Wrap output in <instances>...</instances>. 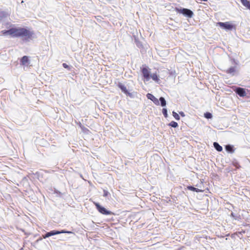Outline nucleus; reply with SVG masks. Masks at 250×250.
Returning <instances> with one entry per match:
<instances>
[{
    "mask_svg": "<svg viewBox=\"0 0 250 250\" xmlns=\"http://www.w3.org/2000/svg\"><path fill=\"white\" fill-rule=\"evenodd\" d=\"M3 35H9L12 38H21L23 40L28 41L33 38L34 33L27 27H14L9 30L1 31Z\"/></svg>",
    "mask_w": 250,
    "mask_h": 250,
    "instance_id": "obj_1",
    "label": "nucleus"
},
{
    "mask_svg": "<svg viewBox=\"0 0 250 250\" xmlns=\"http://www.w3.org/2000/svg\"><path fill=\"white\" fill-rule=\"evenodd\" d=\"M94 204L95 205L97 209L101 213L104 215L114 214L113 212L111 211H108L104 208L102 207L98 203L94 202Z\"/></svg>",
    "mask_w": 250,
    "mask_h": 250,
    "instance_id": "obj_2",
    "label": "nucleus"
},
{
    "mask_svg": "<svg viewBox=\"0 0 250 250\" xmlns=\"http://www.w3.org/2000/svg\"><path fill=\"white\" fill-rule=\"evenodd\" d=\"M175 10L178 13H182L183 15H186L189 18L192 17L193 15V13L192 11L186 8L179 9L178 8H176Z\"/></svg>",
    "mask_w": 250,
    "mask_h": 250,
    "instance_id": "obj_3",
    "label": "nucleus"
},
{
    "mask_svg": "<svg viewBox=\"0 0 250 250\" xmlns=\"http://www.w3.org/2000/svg\"><path fill=\"white\" fill-rule=\"evenodd\" d=\"M217 24L221 27H222L225 29L231 30L233 29H235V25L230 23L229 22H218Z\"/></svg>",
    "mask_w": 250,
    "mask_h": 250,
    "instance_id": "obj_4",
    "label": "nucleus"
},
{
    "mask_svg": "<svg viewBox=\"0 0 250 250\" xmlns=\"http://www.w3.org/2000/svg\"><path fill=\"white\" fill-rule=\"evenodd\" d=\"M71 233L72 232L68 231H65L64 230H62V231H57V230H52L50 232H48L46 233L44 235H43V238H46L47 237H49L51 236L59 234L60 233Z\"/></svg>",
    "mask_w": 250,
    "mask_h": 250,
    "instance_id": "obj_5",
    "label": "nucleus"
},
{
    "mask_svg": "<svg viewBox=\"0 0 250 250\" xmlns=\"http://www.w3.org/2000/svg\"><path fill=\"white\" fill-rule=\"evenodd\" d=\"M141 71L146 81H149L150 79L149 69L147 67L145 66L141 68Z\"/></svg>",
    "mask_w": 250,
    "mask_h": 250,
    "instance_id": "obj_6",
    "label": "nucleus"
},
{
    "mask_svg": "<svg viewBox=\"0 0 250 250\" xmlns=\"http://www.w3.org/2000/svg\"><path fill=\"white\" fill-rule=\"evenodd\" d=\"M234 91L240 97H244L246 95L245 90L243 88L237 87Z\"/></svg>",
    "mask_w": 250,
    "mask_h": 250,
    "instance_id": "obj_7",
    "label": "nucleus"
},
{
    "mask_svg": "<svg viewBox=\"0 0 250 250\" xmlns=\"http://www.w3.org/2000/svg\"><path fill=\"white\" fill-rule=\"evenodd\" d=\"M118 86L121 89V90L125 93V94L130 96V93H129L126 87L125 86L122 84L121 83H119L118 84Z\"/></svg>",
    "mask_w": 250,
    "mask_h": 250,
    "instance_id": "obj_8",
    "label": "nucleus"
},
{
    "mask_svg": "<svg viewBox=\"0 0 250 250\" xmlns=\"http://www.w3.org/2000/svg\"><path fill=\"white\" fill-rule=\"evenodd\" d=\"M29 62L28 57L24 56L21 59V63L22 65H26Z\"/></svg>",
    "mask_w": 250,
    "mask_h": 250,
    "instance_id": "obj_9",
    "label": "nucleus"
},
{
    "mask_svg": "<svg viewBox=\"0 0 250 250\" xmlns=\"http://www.w3.org/2000/svg\"><path fill=\"white\" fill-rule=\"evenodd\" d=\"M243 6L250 10V2L248 0H240Z\"/></svg>",
    "mask_w": 250,
    "mask_h": 250,
    "instance_id": "obj_10",
    "label": "nucleus"
},
{
    "mask_svg": "<svg viewBox=\"0 0 250 250\" xmlns=\"http://www.w3.org/2000/svg\"><path fill=\"white\" fill-rule=\"evenodd\" d=\"M187 188L188 190H191V191H196L197 192H203V190L195 188H194V187H192L191 186H188L187 187Z\"/></svg>",
    "mask_w": 250,
    "mask_h": 250,
    "instance_id": "obj_11",
    "label": "nucleus"
},
{
    "mask_svg": "<svg viewBox=\"0 0 250 250\" xmlns=\"http://www.w3.org/2000/svg\"><path fill=\"white\" fill-rule=\"evenodd\" d=\"M213 146L217 151H221L222 150V147L220 146L218 143L214 142L213 143Z\"/></svg>",
    "mask_w": 250,
    "mask_h": 250,
    "instance_id": "obj_12",
    "label": "nucleus"
},
{
    "mask_svg": "<svg viewBox=\"0 0 250 250\" xmlns=\"http://www.w3.org/2000/svg\"><path fill=\"white\" fill-rule=\"evenodd\" d=\"M150 78L155 82H158L159 79L158 78V75L156 73H153L150 76Z\"/></svg>",
    "mask_w": 250,
    "mask_h": 250,
    "instance_id": "obj_13",
    "label": "nucleus"
},
{
    "mask_svg": "<svg viewBox=\"0 0 250 250\" xmlns=\"http://www.w3.org/2000/svg\"><path fill=\"white\" fill-rule=\"evenodd\" d=\"M168 125L169 126H170L171 127H177L178 125V124L174 122V121H171L169 124H168Z\"/></svg>",
    "mask_w": 250,
    "mask_h": 250,
    "instance_id": "obj_14",
    "label": "nucleus"
},
{
    "mask_svg": "<svg viewBox=\"0 0 250 250\" xmlns=\"http://www.w3.org/2000/svg\"><path fill=\"white\" fill-rule=\"evenodd\" d=\"M160 101L161 102V104L162 106H165L166 105V101L164 98L161 97L160 98Z\"/></svg>",
    "mask_w": 250,
    "mask_h": 250,
    "instance_id": "obj_15",
    "label": "nucleus"
},
{
    "mask_svg": "<svg viewBox=\"0 0 250 250\" xmlns=\"http://www.w3.org/2000/svg\"><path fill=\"white\" fill-rule=\"evenodd\" d=\"M225 148L227 151L229 152H233V150L232 148V146L230 145H227L225 147Z\"/></svg>",
    "mask_w": 250,
    "mask_h": 250,
    "instance_id": "obj_16",
    "label": "nucleus"
},
{
    "mask_svg": "<svg viewBox=\"0 0 250 250\" xmlns=\"http://www.w3.org/2000/svg\"><path fill=\"white\" fill-rule=\"evenodd\" d=\"M172 115L176 120H180V116L176 112L173 111Z\"/></svg>",
    "mask_w": 250,
    "mask_h": 250,
    "instance_id": "obj_17",
    "label": "nucleus"
},
{
    "mask_svg": "<svg viewBox=\"0 0 250 250\" xmlns=\"http://www.w3.org/2000/svg\"><path fill=\"white\" fill-rule=\"evenodd\" d=\"M235 71V69L234 67H231L229 68L227 70V73H233Z\"/></svg>",
    "mask_w": 250,
    "mask_h": 250,
    "instance_id": "obj_18",
    "label": "nucleus"
},
{
    "mask_svg": "<svg viewBox=\"0 0 250 250\" xmlns=\"http://www.w3.org/2000/svg\"><path fill=\"white\" fill-rule=\"evenodd\" d=\"M162 113L164 115V116H165V118H167V116H168V115H167V109L165 108H164L163 109H162Z\"/></svg>",
    "mask_w": 250,
    "mask_h": 250,
    "instance_id": "obj_19",
    "label": "nucleus"
},
{
    "mask_svg": "<svg viewBox=\"0 0 250 250\" xmlns=\"http://www.w3.org/2000/svg\"><path fill=\"white\" fill-rule=\"evenodd\" d=\"M147 97L148 99H150L151 100H153V99H155V98L153 95L149 93L147 94Z\"/></svg>",
    "mask_w": 250,
    "mask_h": 250,
    "instance_id": "obj_20",
    "label": "nucleus"
},
{
    "mask_svg": "<svg viewBox=\"0 0 250 250\" xmlns=\"http://www.w3.org/2000/svg\"><path fill=\"white\" fill-rule=\"evenodd\" d=\"M80 127L81 128H82V129L83 130V131L84 132H87L89 131V130L86 128L85 127H84V126L83 125H80Z\"/></svg>",
    "mask_w": 250,
    "mask_h": 250,
    "instance_id": "obj_21",
    "label": "nucleus"
},
{
    "mask_svg": "<svg viewBox=\"0 0 250 250\" xmlns=\"http://www.w3.org/2000/svg\"><path fill=\"white\" fill-rule=\"evenodd\" d=\"M205 117L207 119H210L212 117V115L210 113H206L205 114Z\"/></svg>",
    "mask_w": 250,
    "mask_h": 250,
    "instance_id": "obj_22",
    "label": "nucleus"
},
{
    "mask_svg": "<svg viewBox=\"0 0 250 250\" xmlns=\"http://www.w3.org/2000/svg\"><path fill=\"white\" fill-rule=\"evenodd\" d=\"M5 16L4 12H0V21Z\"/></svg>",
    "mask_w": 250,
    "mask_h": 250,
    "instance_id": "obj_23",
    "label": "nucleus"
},
{
    "mask_svg": "<svg viewBox=\"0 0 250 250\" xmlns=\"http://www.w3.org/2000/svg\"><path fill=\"white\" fill-rule=\"evenodd\" d=\"M62 66L64 68H66V69H68V70H70V67L69 66L65 63H63L62 64Z\"/></svg>",
    "mask_w": 250,
    "mask_h": 250,
    "instance_id": "obj_24",
    "label": "nucleus"
},
{
    "mask_svg": "<svg viewBox=\"0 0 250 250\" xmlns=\"http://www.w3.org/2000/svg\"><path fill=\"white\" fill-rule=\"evenodd\" d=\"M108 194H109V192L107 190H104V196L106 197V196H108Z\"/></svg>",
    "mask_w": 250,
    "mask_h": 250,
    "instance_id": "obj_25",
    "label": "nucleus"
},
{
    "mask_svg": "<svg viewBox=\"0 0 250 250\" xmlns=\"http://www.w3.org/2000/svg\"><path fill=\"white\" fill-rule=\"evenodd\" d=\"M179 114H180V115L181 116H182V117H185V113H184L183 112H182V111L180 112H179Z\"/></svg>",
    "mask_w": 250,
    "mask_h": 250,
    "instance_id": "obj_26",
    "label": "nucleus"
}]
</instances>
